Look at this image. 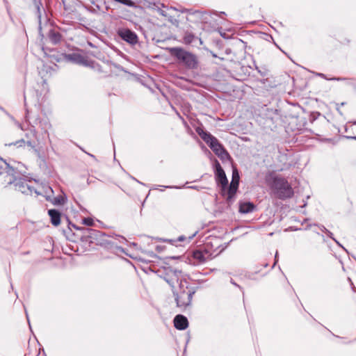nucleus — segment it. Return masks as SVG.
<instances>
[{
    "instance_id": "obj_1",
    "label": "nucleus",
    "mask_w": 356,
    "mask_h": 356,
    "mask_svg": "<svg viewBox=\"0 0 356 356\" xmlns=\"http://www.w3.org/2000/svg\"><path fill=\"white\" fill-rule=\"evenodd\" d=\"M164 280L171 286L178 307L185 309L191 305L195 289L181 271L170 269L165 273Z\"/></svg>"
},
{
    "instance_id": "obj_2",
    "label": "nucleus",
    "mask_w": 356,
    "mask_h": 356,
    "mask_svg": "<svg viewBox=\"0 0 356 356\" xmlns=\"http://www.w3.org/2000/svg\"><path fill=\"white\" fill-rule=\"evenodd\" d=\"M266 180L277 198L285 200L293 197V188L285 178L270 173Z\"/></svg>"
},
{
    "instance_id": "obj_3",
    "label": "nucleus",
    "mask_w": 356,
    "mask_h": 356,
    "mask_svg": "<svg viewBox=\"0 0 356 356\" xmlns=\"http://www.w3.org/2000/svg\"><path fill=\"white\" fill-rule=\"evenodd\" d=\"M169 51L179 64L188 70H195L198 67L199 60L197 56L192 52L188 51L181 47H172Z\"/></svg>"
},
{
    "instance_id": "obj_4",
    "label": "nucleus",
    "mask_w": 356,
    "mask_h": 356,
    "mask_svg": "<svg viewBox=\"0 0 356 356\" xmlns=\"http://www.w3.org/2000/svg\"><path fill=\"white\" fill-rule=\"evenodd\" d=\"M195 131L218 157L221 159L229 157V153L215 136L200 127H197Z\"/></svg>"
},
{
    "instance_id": "obj_5",
    "label": "nucleus",
    "mask_w": 356,
    "mask_h": 356,
    "mask_svg": "<svg viewBox=\"0 0 356 356\" xmlns=\"http://www.w3.org/2000/svg\"><path fill=\"white\" fill-rule=\"evenodd\" d=\"M215 180L218 186H220V194L222 196L227 197L228 180L225 172L218 161L215 163Z\"/></svg>"
},
{
    "instance_id": "obj_6",
    "label": "nucleus",
    "mask_w": 356,
    "mask_h": 356,
    "mask_svg": "<svg viewBox=\"0 0 356 356\" xmlns=\"http://www.w3.org/2000/svg\"><path fill=\"white\" fill-rule=\"evenodd\" d=\"M239 179L240 177L238 172L236 168H234L232 172V181L227 189V201L229 202H232L235 197L239 185Z\"/></svg>"
},
{
    "instance_id": "obj_7",
    "label": "nucleus",
    "mask_w": 356,
    "mask_h": 356,
    "mask_svg": "<svg viewBox=\"0 0 356 356\" xmlns=\"http://www.w3.org/2000/svg\"><path fill=\"white\" fill-rule=\"evenodd\" d=\"M117 33L123 40L129 44H135L138 42L136 33L129 29L120 28L117 31Z\"/></svg>"
},
{
    "instance_id": "obj_8",
    "label": "nucleus",
    "mask_w": 356,
    "mask_h": 356,
    "mask_svg": "<svg viewBox=\"0 0 356 356\" xmlns=\"http://www.w3.org/2000/svg\"><path fill=\"white\" fill-rule=\"evenodd\" d=\"M195 264H202L211 259V254L207 250H195L193 252Z\"/></svg>"
},
{
    "instance_id": "obj_9",
    "label": "nucleus",
    "mask_w": 356,
    "mask_h": 356,
    "mask_svg": "<svg viewBox=\"0 0 356 356\" xmlns=\"http://www.w3.org/2000/svg\"><path fill=\"white\" fill-rule=\"evenodd\" d=\"M64 57L66 60H67L68 61H70L73 63L86 65V66L89 65V61L86 58V57H85L78 53L65 54Z\"/></svg>"
},
{
    "instance_id": "obj_10",
    "label": "nucleus",
    "mask_w": 356,
    "mask_h": 356,
    "mask_svg": "<svg viewBox=\"0 0 356 356\" xmlns=\"http://www.w3.org/2000/svg\"><path fill=\"white\" fill-rule=\"evenodd\" d=\"M174 326L179 330H184L188 327L187 318L181 314L177 315L174 318Z\"/></svg>"
},
{
    "instance_id": "obj_11",
    "label": "nucleus",
    "mask_w": 356,
    "mask_h": 356,
    "mask_svg": "<svg viewBox=\"0 0 356 356\" xmlns=\"http://www.w3.org/2000/svg\"><path fill=\"white\" fill-rule=\"evenodd\" d=\"M6 173L8 175L14 176L15 169L10 166L7 162L0 157V175Z\"/></svg>"
},
{
    "instance_id": "obj_12",
    "label": "nucleus",
    "mask_w": 356,
    "mask_h": 356,
    "mask_svg": "<svg viewBox=\"0 0 356 356\" xmlns=\"http://www.w3.org/2000/svg\"><path fill=\"white\" fill-rule=\"evenodd\" d=\"M48 214L51 219V222L54 226H58L60 223V213L56 209H49Z\"/></svg>"
},
{
    "instance_id": "obj_13",
    "label": "nucleus",
    "mask_w": 356,
    "mask_h": 356,
    "mask_svg": "<svg viewBox=\"0 0 356 356\" xmlns=\"http://www.w3.org/2000/svg\"><path fill=\"white\" fill-rule=\"evenodd\" d=\"M255 206L254 204L246 202H241L239 205V212L242 213H248L254 211Z\"/></svg>"
},
{
    "instance_id": "obj_14",
    "label": "nucleus",
    "mask_w": 356,
    "mask_h": 356,
    "mask_svg": "<svg viewBox=\"0 0 356 356\" xmlns=\"http://www.w3.org/2000/svg\"><path fill=\"white\" fill-rule=\"evenodd\" d=\"M49 40L54 43V44H58L60 42L62 36L61 34L57 31H55L54 30H51L48 34Z\"/></svg>"
},
{
    "instance_id": "obj_15",
    "label": "nucleus",
    "mask_w": 356,
    "mask_h": 356,
    "mask_svg": "<svg viewBox=\"0 0 356 356\" xmlns=\"http://www.w3.org/2000/svg\"><path fill=\"white\" fill-rule=\"evenodd\" d=\"M47 200H50L54 205H63L66 202V197L65 195H59L51 200L47 197Z\"/></svg>"
},
{
    "instance_id": "obj_16",
    "label": "nucleus",
    "mask_w": 356,
    "mask_h": 356,
    "mask_svg": "<svg viewBox=\"0 0 356 356\" xmlns=\"http://www.w3.org/2000/svg\"><path fill=\"white\" fill-rule=\"evenodd\" d=\"M195 38V37L193 33L186 32L183 38V42L186 44H190L194 41Z\"/></svg>"
},
{
    "instance_id": "obj_17",
    "label": "nucleus",
    "mask_w": 356,
    "mask_h": 356,
    "mask_svg": "<svg viewBox=\"0 0 356 356\" xmlns=\"http://www.w3.org/2000/svg\"><path fill=\"white\" fill-rule=\"evenodd\" d=\"M83 224L92 226L94 224V221L91 218H85L83 219Z\"/></svg>"
},
{
    "instance_id": "obj_18",
    "label": "nucleus",
    "mask_w": 356,
    "mask_h": 356,
    "mask_svg": "<svg viewBox=\"0 0 356 356\" xmlns=\"http://www.w3.org/2000/svg\"><path fill=\"white\" fill-rule=\"evenodd\" d=\"M325 234H327V236L328 237H330V238H332L333 240H334V241H335V239H334V238H333V236H333V234H332L331 232H330L329 230H327V232Z\"/></svg>"
},
{
    "instance_id": "obj_19",
    "label": "nucleus",
    "mask_w": 356,
    "mask_h": 356,
    "mask_svg": "<svg viewBox=\"0 0 356 356\" xmlns=\"http://www.w3.org/2000/svg\"><path fill=\"white\" fill-rule=\"evenodd\" d=\"M186 239V238L185 236H179V238H177V241H178L181 242V241H185Z\"/></svg>"
},
{
    "instance_id": "obj_20",
    "label": "nucleus",
    "mask_w": 356,
    "mask_h": 356,
    "mask_svg": "<svg viewBox=\"0 0 356 356\" xmlns=\"http://www.w3.org/2000/svg\"><path fill=\"white\" fill-rule=\"evenodd\" d=\"M321 230L324 233H326L328 229H327L323 225H321L319 227Z\"/></svg>"
},
{
    "instance_id": "obj_21",
    "label": "nucleus",
    "mask_w": 356,
    "mask_h": 356,
    "mask_svg": "<svg viewBox=\"0 0 356 356\" xmlns=\"http://www.w3.org/2000/svg\"><path fill=\"white\" fill-rule=\"evenodd\" d=\"M195 234H193L192 236H189L188 238V242H190L191 240L195 236Z\"/></svg>"
},
{
    "instance_id": "obj_22",
    "label": "nucleus",
    "mask_w": 356,
    "mask_h": 356,
    "mask_svg": "<svg viewBox=\"0 0 356 356\" xmlns=\"http://www.w3.org/2000/svg\"><path fill=\"white\" fill-rule=\"evenodd\" d=\"M318 76H320V77H322V78H325V74H323V73H318Z\"/></svg>"
},
{
    "instance_id": "obj_23",
    "label": "nucleus",
    "mask_w": 356,
    "mask_h": 356,
    "mask_svg": "<svg viewBox=\"0 0 356 356\" xmlns=\"http://www.w3.org/2000/svg\"><path fill=\"white\" fill-rule=\"evenodd\" d=\"M86 230H87L88 232H95V230H94V229H86Z\"/></svg>"
}]
</instances>
